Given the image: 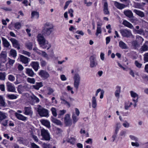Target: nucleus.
I'll use <instances>...</instances> for the list:
<instances>
[{
    "mask_svg": "<svg viewBox=\"0 0 148 148\" xmlns=\"http://www.w3.org/2000/svg\"><path fill=\"white\" fill-rule=\"evenodd\" d=\"M53 28L54 26L52 23L47 22L44 25L42 34L45 36H49L53 32Z\"/></svg>",
    "mask_w": 148,
    "mask_h": 148,
    "instance_id": "nucleus-1",
    "label": "nucleus"
},
{
    "mask_svg": "<svg viewBox=\"0 0 148 148\" xmlns=\"http://www.w3.org/2000/svg\"><path fill=\"white\" fill-rule=\"evenodd\" d=\"M37 111L40 116L47 117L48 115V110L42 108L40 105L38 106Z\"/></svg>",
    "mask_w": 148,
    "mask_h": 148,
    "instance_id": "nucleus-2",
    "label": "nucleus"
},
{
    "mask_svg": "<svg viewBox=\"0 0 148 148\" xmlns=\"http://www.w3.org/2000/svg\"><path fill=\"white\" fill-rule=\"evenodd\" d=\"M41 134L43 138L46 140H49L50 137L49 133L47 130L44 128L41 129Z\"/></svg>",
    "mask_w": 148,
    "mask_h": 148,
    "instance_id": "nucleus-3",
    "label": "nucleus"
},
{
    "mask_svg": "<svg viewBox=\"0 0 148 148\" xmlns=\"http://www.w3.org/2000/svg\"><path fill=\"white\" fill-rule=\"evenodd\" d=\"M120 32L123 37L129 38L132 36L131 31L127 29H121Z\"/></svg>",
    "mask_w": 148,
    "mask_h": 148,
    "instance_id": "nucleus-4",
    "label": "nucleus"
},
{
    "mask_svg": "<svg viewBox=\"0 0 148 148\" xmlns=\"http://www.w3.org/2000/svg\"><path fill=\"white\" fill-rule=\"evenodd\" d=\"M90 60V67L91 68L95 67L98 64L96 59L95 56L93 55L90 56L89 59Z\"/></svg>",
    "mask_w": 148,
    "mask_h": 148,
    "instance_id": "nucleus-5",
    "label": "nucleus"
},
{
    "mask_svg": "<svg viewBox=\"0 0 148 148\" xmlns=\"http://www.w3.org/2000/svg\"><path fill=\"white\" fill-rule=\"evenodd\" d=\"M38 74L41 77L45 79H47L50 76V75L48 73L44 70H41L39 72Z\"/></svg>",
    "mask_w": 148,
    "mask_h": 148,
    "instance_id": "nucleus-6",
    "label": "nucleus"
},
{
    "mask_svg": "<svg viewBox=\"0 0 148 148\" xmlns=\"http://www.w3.org/2000/svg\"><path fill=\"white\" fill-rule=\"evenodd\" d=\"M24 114L26 115H29L32 116L33 114V112L30 107H25L24 108Z\"/></svg>",
    "mask_w": 148,
    "mask_h": 148,
    "instance_id": "nucleus-7",
    "label": "nucleus"
},
{
    "mask_svg": "<svg viewBox=\"0 0 148 148\" xmlns=\"http://www.w3.org/2000/svg\"><path fill=\"white\" fill-rule=\"evenodd\" d=\"M64 120V122L66 125L69 126L71 125V121L70 119V115L69 114H66L65 115Z\"/></svg>",
    "mask_w": 148,
    "mask_h": 148,
    "instance_id": "nucleus-8",
    "label": "nucleus"
},
{
    "mask_svg": "<svg viewBox=\"0 0 148 148\" xmlns=\"http://www.w3.org/2000/svg\"><path fill=\"white\" fill-rule=\"evenodd\" d=\"M37 38V40L40 45L46 40L44 37L40 34H39L38 35Z\"/></svg>",
    "mask_w": 148,
    "mask_h": 148,
    "instance_id": "nucleus-9",
    "label": "nucleus"
},
{
    "mask_svg": "<svg viewBox=\"0 0 148 148\" xmlns=\"http://www.w3.org/2000/svg\"><path fill=\"white\" fill-rule=\"evenodd\" d=\"M141 53L148 51V41H146L140 49Z\"/></svg>",
    "mask_w": 148,
    "mask_h": 148,
    "instance_id": "nucleus-10",
    "label": "nucleus"
},
{
    "mask_svg": "<svg viewBox=\"0 0 148 148\" xmlns=\"http://www.w3.org/2000/svg\"><path fill=\"white\" fill-rule=\"evenodd\" d=\"M114 5L116 8L120 10H122L126 7L125 5L116 1L114 2Z\"/></svg>",
    "mask_w": 148,
    "mask_h": 148,
    "instance_id": "nucleus-11",
    "label": "nucleus"
},
{
    "mask_svg": "<svg viewBox=\"0 0 148 148\" xmlns=\"http://www.w3.org/2000/svg\"><path fill=\"white\" fill-rule=\"evenodd\" d=\"M31 65L36 71H37L38 70L39 67V65L38 62H32L31 63Z\"/></svg>",
    "mask_w": 148,
    "mask_h": 148,
    "instance_id": "nucleus-12",
    "label": "nucleus"
},
{
    "mask_svg": "<svg viewBox=\"0 0 148 148\" xmlns=\"http://www.w3.org/2000/svg\"><path fill=\"white\" fill-rule=\"evenodd\" d=\"M40 46L43 48H47V49H48L51 47V45L49 43L48 41L46 40L44 42L40 45Z\"/></svg>",
    "mask_w": 148,
    "mask_h": 148,
    "instance_id": "nucleus-13",
    "label": "nucleus"
},
{
    "mask_svg": "<svg viewBox=\"0 0 148 148\" xmlns=\"http://www.w3.org/2000/svg\"><path fill=\"white\" fill-rule=\"evenodd\" d=\"M97 105V99L96 97L93 96L91 99V106L94 109L96 108Z\"/></svg>",
    "mask_w": 148,
    "mask_h": 148,
    "instance_id": "nucleus-14",
    "label": "nucleus"
},
{
    "mask_svg": "<svg viewBox=\"0 0 148 148\" xmlns=\"http://www.w3.org/2000/svg\"><path fill=\"white\" fill-rule=\"evenodd\" d=\"M7 58V53L5 51H2L0 54V59L2 62L6 61Z\"/></svg>",
    "mask_w": 148,
    "mask_h": 148,
    "instance_id": "nucleus-15",
    "label": "nucleus"
},
{
    "mask_svg": "<svg viewBox=\"0 0 148 148\" xmlns=\"http://www.w3.org/2000/svg\"><path fill=\"white\" fill-rule=\"evenodd\" d=\"M15 115L18 119L23 121H25L27 119V117L16 112L15 113Z\"/></svg>",
    "mask_w": 148,
    "mask_h": 148,
    "instance_id": "nucleus-16",
    "label": "nucleus"
},
{
    "mask_svg": "<svg viewBox=\"0 0 148 148\" xmlns=\"http://www.w3.org/2000/svg\"><path fill=\"white\" fill-rule=\"evenodd\" d=\"M121 91V87L120 86H117L116 88V90L114 92L115 97L119 98V97Z\"/></svg>",
    "mask_w": 148,
    "mask_h": 148,
    "instance_id": "nucleus-17",
    "label": "nucleus"
},
{
    "mask_svg": "<svg viewBox=\"0 0 148 148\" xmlns=\"http://www.w3.org/2000/svg\"><path fill=\"white\" fill-rule=\"evenodd\" d=\"M103 11L104 13L105 14H109V12L108 10V4L107 2H105L103 5Z\"/></svg>",
    "mask_w": 148,
    "mask_h": 148,
    "instance_id": "nucleus-18",
    "label": "nucleus"
},
{
    "mask_svg": "<svg viewBox=\"0 0 148 148\" xmlns=\"http://www.w3.org/2000/svg\"><path fill=\"white\" fill-rule=\"evenodd\" d=\"M40 122L43 125L45 126L47 128H49L51 126L50 122L47 120L42 119L40 120Z\"/></svg>",
    "mask_w": 148,
    "mask_h": 148,
    "instance_id": "nucleus-19",
    "label": "nucleus"
},
{
    "mask_svg": "<svg viewBox=\"0 0 148 148\" xmlns=\"http://www.w3.org/2000/svg\"><path fill=\"white\" fill-rule=\"evenodd\" d=\"M20 61L23 63L24 64H27L28 63L29 59L28 58L22 55L20 56Z\"/></svg>",
    "mask_w": 148,
    "mask_h": 148,
    "instance_id": "nucleus-20",
    "label": "nucleus"
},
{
    "mask_svg": "<svg viewBox=\"0 0 148 148\" xmlns=\"http://www.w3.org/2000/svg\"><path fill=\"white\" fill-rule=\"evenodd\" d=\"M123 13L127 16L130 18L133 17V14L130 10H125L124 11Z\"/></svg>",
    "mask_w": 148,
    "mask_h": 148,
    "instance_id": "nucleus-21",
    "label": "nucleus"
},
{
    "mask_svg": "<svg viewBox=\"0 0 148 148\" xmlns=\"http://www.w3.org/2000/svg\"><path fill=\"white\" fill-rule=\"evenodd\" d=\"M122 24L125 26L130 29H133L134 28V27L133 25L126 20H124Z\"/></svg>",
    "mask_w": 148,
    "mask_h": 148,
    "instance_id": "nucleus-22",
    "label": "nucleus"
},
{
    "mask_svg": "<svg viewBox=\"0 0 148 148\" xmlns=\"http://www.w3.org/2000/svg\"><path fill=\"white\" fill-rule=\"evenodd\" d=\"M133 12L141 17H143L145 16L144 13L140 10L134 9L133 10Z\"/></svg>",
    "mask_w": 148,
    "mask_h": 148,
    "instance_id": "nucleus-23",
    "label": "nucleus"
},
{
    "mask_svg": "<svg viewBox=\"0 0 148 148\" xmlns=\"http://www.w3.org/2000/svg\"><path fill=\"white\" fill-rule=\"evenodd\" d=\"M26 70V73L29 76L33 77L34 75V73L33 71L31 69L29 68H27Z\"/></svg>",
    "mask_w": 148,
    "mask_h": 148,
    "instance_id": "nucleus-24",
    "label": "nucleus"
},
{
    "mask_svg": "<svg viewBox=\"0 0 148 148\" xmlns=\"http://www.w3.org/2000/svg\"><path fill=\"white\" fill-rule=\"evenodd\" d=\"M119 46L122 49H126L128 48L127 45L122 41L119 42Z\"/></svg>",
    "mask_w": 148,
    "mask_h": 148,
    "instance_id": "nucleus-25",
    "label": "nucleus"
},
{
    "mask_svg": "<svg viewBox=\"0 0 148 148\" xmlns=\"http://www.w3.org/2000/svg\"><path fill=\"white\" fill-rule=\"evenodd\" d=\"M42 86V82H40L36 83V85L33 86V87L35 89L38 90Z\"/></svg>",
    "mask_w": 148,
    "mask_h": 148,
    "instance_id": "nucleus-26",
    "label": "nucleus"
},
{
    "mask_svg": "<svg viewBox=\"0 0 148 148\" xmlns=\"http://www.w3.org/2000/svg\"><path fill=\"white\" fill-rule=\"evenodd\" d=\"M130 93L131 96L133 98V99L136 98V99H137V100H138L139 97L138 94L132 91H130Z\"/></svg>",
    "mask_w": 148,
    "mask_h": 148,
    "instance_id": "nucleus-27",
    "label": "nucleus"
},
{
    "mask_svg": "<svg viewBox=\"0 0 148 148\" xmlns=\"http://www.w3.org/2000/svg\"><path fill=\"white\" fill-rule=\"evenodd\" d=\"M12 42L13 46L15 47H16L18 46L19 44L17 40L15 39L12 38L10 39Z\"/></svg>",
    "mask_w": 148,
    "mask_h": 148,
    "instance_id": "nucleus-28",
    "label": "nucleus"
},
{
    "mask_svg": "<svg viewBox=\"0 0 148 148\" xmlns=\"http://www.w3.org/2000/svg\"><path fill=\"white\" fill-rule=\"evenodd\" d=\"M26 47L29 50H31L32 49L33 47L32 43L29 41H28L25 43Z\"/></svg>",
    "mask_w": 148,
    "mask_h": 148,
    "instance_id": "nucleus-29",
    "label": "nucleus"
},
{
    "mask_svg": "<svg viewBox=\"0 0 148 148\" xmlns=\"http://www.w3.org/2000/svg\"><path fill=\"white\" fill-rule=\"evenodd\" d=\"M73 79L74 81H77L80 82L81 77L79 74L77 73H76L75 74L73 77Z\"/></svg>",
    "mask_w": 148,
    "mask_h": 148,
    "instance_id": "nucleus-30",
    "label": "nucleus"
},
{
    "mask_svg": "<svg viewBox=\"0 0 148 148\" xmlns=\"http://www.w3.org/2000/svg\"><path fill=\"white\" fill-rule=\"evenodd\" d=\"M31 18L34 17L36 18H38L39 17V14L37 12L33 11L31 14Z\"/></svg>",
    "mask_w": 148,
    "mask_h": 148,
    "instance_id": "nucleus-31",
    "label": "nucleus"
},
{
    "mask_svg": "<svg viewBox=\"0 0 148 148\" xmlns=\"http://www.w3.org/2000/svg\"><path fill=\"white\" fill-rule=\"evenodd\" d=\"M10 54L14 58H16L17 55V53L16 50L12 49L10 51Z\"/></svg>",
    "mask_w": 148,
    "mask_h": 148,
    "instance_id": "nucleus-32",
    "label": "nucleus"
},
{
    "mask_svg": "<svg viewBox=\"0 0 148 148\" xmlns=\"http://www.w3.org/2000/svg\"><path fill=\"white\" fill-rule=\"evenodd\" d=\"M3 43L4 47H8L9 46V44L8 41L6 39L2 38Z\"/></svg>",
    "mask_w": 148,
    "mask_h": 148,
    "instance_id": "nucleus-33",
    "label": "nucleus"
},
{
    "mask_svg": "<svg viewBox=\"0 0 148 148\" xmlns=\"http://www.w3.org/2000/svg\"><path fill=\"white\" fill-rule=\"evenodd\" d=\"M22 26L21 23L18 22L15 23L14 24V27L16 29H20Z\"/></svg>",
    "mask_w": 148,
    "mask_h": 148,
    "instance_id": "nucleus-34",
    "label": "nucleus"
},
{
    "mask_svg": "<svg viewBox=\"0 0 148 148\" xmlns=\"http://www.w3.org/2000/svg\"><path fill=\"white\" fill-rule=\"evenodd\" d=\"M121 127V124L119 123H116V128L115 130V132L116 133H118L119 131V129Z\"/></svg>",
    "mask_w": 148,
    "mask_h": 148,
    "instance_id": "nucleus-35",
    "label": "nucleus"
},
{
    "mask_svg": "<svg viewBox=\"0 0 148 148\" xmlns=\"http://www.w3.org/2000/svg\"><path fill=\"white\" fill-rule=\"evenodd\" d=\"M39 54H40L44 57L47 60H49V58L48 55L45 51H42L41 53H40Z\"/></svg>",
    "mask_w": 148,
    "mask_h": 148,
    "instance_id": "nucleus-36",
    "label": "nucleus"
},
{
    "mask_svg": "<svg viewBox=\"0 0 148 148\" xmlns=\"http://www.w3.org/2000/svg\"><path fill=\"white\" fill-rule=\"evenodd\" d=\"M60 99L62 101V103L66 105V106H68L69 108L70 107V105L69 102L62 98H60Z\"/></svg>",
    "mask_w": 148,
    "mask_h": 148,
    "instance_id": "nucleus-37",
    "label": "nucleus"
},
{
    "mask_svg": "<svg viewBox=\"0 0 148 148\" xmlns=\"http://www.w3.org/2000/svg\"><path fill=\"white\" fill-rule=\"evenodd\" d=\"M6 117L5 113L1 112H0V120L1 121L5 119Z\"/></svg>",
    "mask_w": 148,
    "mask_h": 148,
    "instance_id": "nucleus-38",
    "label": "nucleus"
},
{
    "mask_svg": "<svg viewBox=\"0 0 148 148\" xmlns=\"http://www.w3.org/2000/svg\"><path fill=\"white\" fill-rule=\"evenodd\" d=\"M72 118L73 120V122L74 123H75L77 122L78 120V119L74 113H73Z\"/></svg>",
    "mask_w": 148,
    "mask_h": 148,
    "instance_id": "nucleus-39",
    "label": "nucleus"
},
{
    "mask_svg": "<svg viewBox=\"0 0 148 148\" xmlns=\"http://www.w3.org/2000/svg\"><path fill=\"white\" fill-rule=\"evenodd\" d=\"M80 82L74 81V86L76 89H77L80 84Z\"/></svg>",
    "mask_w": 148,
    "mask_h": 148,
    "instance_id": "nucleus-40",
    "label": "nucleus"
},
{
    "mask_svg": "<svg viewBox=\"0 0 148 148\" xmlns=\"http://www.w3.org/2000/svg\"><path fill=\"white\" fill-rule=\"evenodd\" d=\"M5 102L3 97L0 96V106H4Z\"/></svg>",
    "mask_w": 148,
    "mask_h": 148,
    "instance_id": "nucleus-41",
    "label": "nucleus"
},
{
    "mask_svg": "<svg viewBox=\"0 0 148 148\" xmlns=\"http://www.w3.org/2000/svg\"><path fill=\"white\" fill-rule=\"evenodd\" d=\"M40 64L41 66L44 67L47 64V62L45 60L42 59H40Z\"/></svg>",
    "mask_w": 148,
    "mask_h": 148,
    "instance_id": "nucleus-42",
    "label": "nucleus"
},
{
    "mask_svg": "<svg viewBox=\"0 0 148 148\" xmlns=\"http://www.w3.org/2000/svg\"><path fill=\"white\" fill-rule=\"evenodd\" d=\"M52 121L54 123H56L58 125H60L61 124L60 121L55 118L53 119Z\"/></svg>",
    "mask_w": 148,
    "mask_h": 148,
    "instance_id": "nucleus-43",
    "label": "nucleus"
},
{
    "mask_svg": "<svg viewBox=\"0 0 148 148\" xmlns=\"http://www.w3.org/2000/svg\"><path fill=\"white\" fill-rule=\"evenodd\" d=\"M132 46L134 47V49H136V48L139 46V45L136 41H134L132 42Z\"/></svg>",
    "mask_w": 148,
    "mask_h": 148,
    "instance_id": "nucleus-44",
    "label": "nucleus"
},
{
    "mask_svg": "<svg viewBox=\"0 0 148 148\" xmlns=\"http://www.w3.org/2000/svg\"><path fill=\"white\" fill-rule=\"evenodd\" d=\"M31 98L32 99L34 100L36 102H38L39 101V99L35 96L34 95H33L31 97Z\"/></svg>",
    "mask_w": 148,
    "mask_h": 148,
    "instance_id": "nucleus-45",
    "label": "nucleus"
},
{
    "mask_svg": "<svg viewBox=\"0 0 148 148\" xmlns=\"http://www.w3.org/2000/svg\"><path fill=\"white\" fill-rule=\"evenodd\" d=\"M27 80L28 82L32 84H34L35 82V80L34 78L28 77L27 78Z\"/></svg>",
    "mask_w": 148,
    "mask_h": 148,
    "instance_id": "nucleus-46",
    "label": "nucleus"
},
{
    "mask_svg": "<svg viewBox=\"0 0 148 148\" xmlns=\"http://www.w3.org/2000/svg\"><path fill=\"white\" fill-rule=\"evenodd\" d=\"M51 110L53 116H56L57 115V114L56 108H52Z\"/></svg>",
    "mask_w": 148,
    "mask_h": 148,
    "instance_id": "nucleus-47",
    "label": "nucleus"
},
{
    "mask_svg": "<svg viewBox=\"0 0 148 148\" xmlns=\"http://www.w3.org/2000/svg\"><path fill=\"white\" fill-rule=\"evenodd\" d=\"M5 73L0 72V80H4L5 79Z\"/></svg>",
    "mask_w": 148,
    "mask_h": 148,
    "instance_id": "nucleus-48",
    "label": "nucleus"
},
{
    "mask_svg": "<svg viewBox=\"0 0 148 148\" xmlns=\"http://www.w3.org/2000/svg\"><path fill=\"white\" fill-rule=\"evenodd\" d=\"M144 60L145 62H148V53H146L143 55Z\"/></svg>",
    "mask_w": 148,
    "mask_h": 148,
    "instance_id": "nucleus-49",
    "label": "nucleus"
},
{
    "mask_svg": "<svg viewBox=\"0 0 148 148\" xmlns=\"http://www.w3.org/2000/svg\"><path fill=\"white\" fill-rule=\"evenodd\" d=\"M101 33V27H97L96 32V35L97 36L99 34Z\"/></svg>",
    "mask_w": 148,
    "mask_h": 148,
    "instance_id": "nucleus-50",
    "label": "nucleus"
},
{
    "mask_svg": "<svg viewBox=\"0 0 148 148\" xmlns=\"http://www.w3.org/2000/svg\"><path fill=\"white\" fill-rule=\"evenodd\" d=\"M72 2V1L71 0H69L66 1L65 3V5L64 8V9L65 10L66 9L69 4Z\"/></svg>",
    "mask_w": 148,
    "mask_h": 148,
    "instance_id": "nucleus-51",
    "label": "nucleus"
},
{
    "mask_svg": "<svg viewBox=\"0 0 148 148\" xmlns=\"http://www.w3.org/2000/svg\"><path fill=\"white\" fill-rule=\"evenodd\" d=\"M48 91L47 94L49 95H51L54 91V90L51 88H48Z\"/></svg>",
    "mask_w": 148,
    "mask_h": 148,
    "instance_id": "nucleus-52",
    "label": "nucleus"
},
{
    "mask_svg": "<svg viewBox=\"0 0 148 148\" xmlns=\"http://www.w3.org/2000/svg\"><path fill=\"white\" fill-rule=\"evenodd\" d=\"M126 132L125 130H122L120 133V136L124 137L125 136Z\"/></svg>",
    "mask_w": 148,
    "mask_h": 148,
    "instance_id": "nucleus-53",
    "label": "nucleus"
},
{
    "mask_svg": "<svg viewBox=\"0 0 148 148\" xmlns=\"http://www.w3.org/2000/svg\"><path fill=\"white\" fill-rule=\"evenodd\" d=\"M135 64L136 66L138 68H141L142 64L139 63L137 61H135Z\"/></svg>",
    "mask_w": 148,
    "mask_h": 148,
    "instance_id": "nucleus-54",
    "label": "nucleus"
},
{
    "mask_svg": "<svg viewBox=\"0 0 148 148\" xmlns=\"http://www.w3.org/2000/svg\"><path fill=\"white\" fill-rule=\"evenodd\" d=\"M123 125L125 128L128 127L130 126L129 123L126 121H125L123 123Z\"/></svg>",
    "mask_w": 148,
    "mask_h": 148,
    "instance_id": "nucleus-55",
    "label": "nucleus"
},
{
    "mask_svg": "<svg viewBox=\"0 0 148 148\" xmlns=\"http://www.w3.org/2000/svg\"><path fill=\"white\" fill-rule=\"evenodd\" d=\"M22 53L26 56H27L28 57H29L30 56L31 54L29 52L24 50H23L22 51Z\"/></svg>",
    "mask_w": 148,
    "mask_h": 148,
    "instance_id": "nucleus-56",
    "label": "nucleus"
},
{
    "mask_svg": "<svg viewBox=\"0 0 148 148\" xmlns=\"http://www.w3.org/2000/svg\"><path fill=\"white\" fill-rule=\"evenodd\" d=\"M130 137L132 140H133L135 141H138V138L134 136L130 135Z\"/></svg>",
    "mask_w": 148,
    "mask_h": 148,
    "instance_id": "nucleus-57",
    "label": "nucleus"
},
{
    "mask_svg": "<svg viewBox=\"0 0 148 148\" xmlns=\"http://www.w3.org/2000/svg\"><path fill=\"white\" fill-rule=\"evenodd\" d=\"M10 91L12 92H15V89L14 87L11 84H10Z\"/></svg>",
    "mask_w": 148,
    "mask_h": 148,
    "instance_id": "nucleus-58",
    "label": "nucleus"
},
{
    "mask_svg": "<svg viewBox=\"0 0 148 148\" xmlns=\"http://www.w3.org/2000/svg\"><path fill=\"white\" fill-rule=\"evenodd\" d=\"M31 147L32 148H40L39 146L34 143H31Z\"/></svg>",
    "mask_w": 148,
    "mask_h": 148,
    "instance_id": "nucleus-59",
    "label": "nucleus"
},
{
    "mask_svg": "<svg viewBox=\"0 0 148 148\" xmlns=\"http://www.w3.org/2000/svg\"><path fill=\"white\" fill-rule=\"evenodd\" d=\"M17 68L18 70L19 71L23 70L24 69V67L23 66L20 64H18Z\"/></svg>",
    "mask_w": 148,
    "mask_h": 148,
    "instance_id": "nucleus-60",
    "label": "nucleus"
},
{
    "mask_svg": "<svg viewBox=\"0 0 148 148\" xmlns=\"http://www.w3.org/2000/svg\"><path fill=\"white\" fill-rule=\"evenodd\" d=\"M73 10L71 8L69 10L68 13L70 14V15L71 17H73Z\"/></svg>",
    "mask_w": 148,
    "mask_h": 148,
    "instance_id": "nucleus-61",
    "label": "nucleus"
},
{
    "mask_svg": "<svg viewBox=\"0 0 148 148\" xmlns=\"http://www.w3.org/2000/svg\"><path fill=\"white\" fill-rule=\"evenodd\" d=\"M135 8H140L142 7V5L140 3H137L135 4Z\"/></svg>",
    "mask_w": 148,
    "mask_h": 148,
    "instance_id": "nucleus-62",
    "label": "nucleus"
},
{
    "mask_svg": "<svg viewBox=\"0 0 148 148\" xmlns=\"http://www.w3.org/2000/svg\"><path fill=\"white\" fill-rule=\"evenodd\" d=\"M132 145L133 146H135L136 147H138L139 146V144L138 142H132Z\"/></svg>",
    "mask_w": 148,
    "mask_h": 148,
    "instance_id": "nucleus-63",
    "label": "nucleus"
},
{
    "mask_svg": "<svg viewBox=\"0 0 148 148\" xmlns=\"http://www.w3.org/2000/svg\"><path fill=\"white\" fill-rule=\"evenodd\" d=\"M76 33L80 34L82 36H83L84 34V33L82 30H77L76 32Z\"/></svg>",
    "mask_w": 148,
    "mask_h": 148,
    "instance_id": "nucleus-64",
    "label": "nucleus"
}]
</instances>
